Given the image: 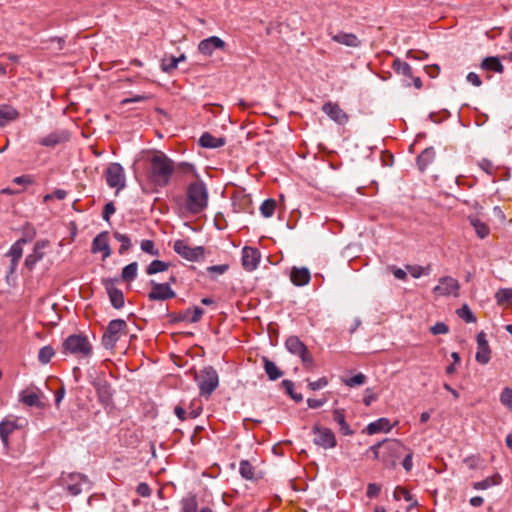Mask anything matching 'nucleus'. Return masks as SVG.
<instances>
[{
  "label": "nucleus",
  "instance_id": "393cba45",
  "mask_svg": "<svg viewBox=\"0 0 512 512\" xmlns=\"http://www.w3.org/2000/svg\"><path fill=\"white\" fill-rule=\"evenodd\" d=\"M19 118V112L16 108L8 104L0 105V127H5Z\"/></svg>",
  "mask_w": 512,
  "mask_h": 512
},
{
  "label": "nucleus",
  "instance_id": "423d86ee",
  "mask_svg": "<svg viewBox=\"0 0 512 512\" xmlns=\"http://www.w3.org/2000/svg\"><path fill=\"white\" fill-rule=\"evenodd\" d=\"M200 395L209 397L218 387L219 377L212 366L203 368L195 377Z\"/></svg>",
  "mask_w": 512,
  "mask_h": 512
},
{
  "label": "nucleus",
  "instance_id": "bf43d9fd",
  "mask_svg": "<svg viewBox=\"0 0 512 512\" xmlns=\"http://www.w3.org/2000/svg\"><path fill=\"white\" fill-rule=\"evenodd\" d=\"M380 491H381L380 485H378L376 483H370L367 486L366 495L368 498H371V499L376 498V497H378Z\"/></svg>",
  "mask_w": 512,
  "mask_h": 512
},
{
  "label": "nucleus",
  "instance_id": "a878e982",
  "mask_svg": "<svg viewBox=\"0 0 512 512\" xmlns=\"http://www.w3.org/2000/svg\"><path fill=\"white\" fill-rule=\"evenodd\" d=\"M18 428L15 420L5 419L0 422V439L5 447L9 446V436Z\"/></svg>",
  "mask_w": 512,
  "mask_h": 512
},
{
  "label": "nucleus",
  "instance_id": "39448f33",
  "mask_svg": "<svg viewBox=\"0 0 512 512\" xmlns=\"http://www.w3.org/2000/svg\"><path fill=\"white\" fill-rule=\"evenodd\" d=\"M286 349L293 355L298 356L307 370H312L315 362L312 354L309 352L307 346L297 337L290 336L285 341Z\"/></svg>",
  "mask_w": 512,
  "mask_h": 512
},
{
  "label": "nucleus",
  "instance_id": "6e6d98bb",
  "mask_svg": "<svg viewBox=\"0 0 512 512\" xmlns=\"http://www.w3.org/2000/svg\"><path fill=\"white\" fill-rule=\"evenodd\" d=\"M478 165L488 175L495 174L496 168H495L494 164L492 163V161H490L488 159H482L481 161H479Z\"/></svg>",
  "mask_w": 512,
  "mask_h": 512
},
{
  "label": "nucleus",
  "instance_id": "0e129e2a",
  "mask_svg": "<svg viewBox=\"0 0 512 512\" xmlns=\"http://www.w3.org/2000/svg\"><path fill=\"white\" fill-rule=\"evenodd\" d=\"M384 449V441L377 443L369 448V451L373 453L374 459L381 460L382 451Z\"/></svg>",
  "mask_w": 512,
  "mask_h": 512
},
{
  "label": "nucleus",
  "instance_id": "9d476101",
  "mask_svg": "<svg viewBox=\"0 0 512 512\" xmlns=\"http://www.w3.org/2000/svg\"><path fill=\"white\" fill-rule=\"evenodd\" d=\"M106 183L117 191L122 190L126 185V177L123 167L119 163H111L105 171Z\"/></svg>",
  "mask_w": 512,
  "mask_h": 512
},
{
  "label": "nucleus",
  "instance_id": "0eeeda50",
  "mask_svg": "<svg viewBox=\"0 0 512 512\" xmlns=\"http://www.w3.org/2000/svg\"><path fill=\"white\" fill-rule=\"evenodd\" d=\"M408 448L399 440H384V449L382 451L381 461L388 468H394L397 460L406 452Z\"/></svg>",
  "mask_w": 512,
  "mask_h": 512
},
{
  "label": "nucleus",
  "instance_id": "de8ad7c7",
  "mask_svg": "<svg viewBox=\"0 0 512 512\" xmlns=\"http://www.w3.org/2000/svg\"><path fill=\"white\" fill-rule=\"evenodd\" d=\"M114 237L120 243L119 252L121 254L126 252L130 248L131 241L127 235L116 232L114 233Z\"/></svg>",
  "mask_w": 512,
  "mask_h": 512
},
{
  "label": "nucleus",
  "instance_id": "5fc2aeb1",
  "mask_svg": "<svg viewBox=\"0 0 512 512\" xmlns=\"http://www.w3.org/2000/svg\"><path fill=\"white\" fill-rule=\"evenodd\" d=\"M12 183H14L16 185L23 186L25 188L29 185L34 184V178H33V176L28 175V174L22 175V176L13 178Z\"/></svg>",
  "mask_w": 512,
  "mask_h": 512
},
{
  "label": "nucleus",
  "instance_id": "680f3d73",
  "mask_svg": "<svg viewBox=\"0 0 512 512\" xmlns=\"http://www.w3.org/2000/svg\"><path fill=\"white\" fill-rule=\"evenodd\" d=\"M406 455L402 461V466L406 471H410L413 467V452L408 448Z\"/></svg>",
  "mask_w": 512,
  "mask_h": 512
},
{
  "label": "nucleus",
  "instance_id": "f257e3e1",
  "mask_svg": "<svg viewBox=\"0 0 512 512\" xmlns=\"http://www.w3.org/2000/svg\"><path fill=\"white\" fill-rule=\"evenodd\" d=\"M174 170V162L161 151L155 152L149 158L148 177L156 186H167Z\"/></svg>",
  "mask_w": 512,
  "mask_h": 512
},
{
  "label": "nucleus",
  "instance_id": "1a4fd4ad",
  "mask_svg": "<svg viewBox=\"0 0 512 512\" xmlns=\"http://www.w3.org/2000/svg\"><path fill=\"white\" fill-rule=\"evenodd\" d=\"M176 277L171 276L166 283H157L154 280L150 281L151 291L148 294L150 301H164L176 296V293L171 289V283H175Z\"/></svg>",
  "mask_w": 512,
  "mask_h": 512
},
{
  "label": "nucleus",
  "instance_id": "4c0bfd02",
  "mask_svg": "<svg viewBox=\"0 0 512 512\" xmlns=\"http://www.w3.org/2000/svg\"><path fill=\"white\" fill-rule=\"evenodd\" d=\"M392 68L396 73L412 78L411 66L408 63L401 61L399 58L393 61Z\"/></svg>",
  "mask_w": 512,
  "mask_h": 512
},
{
  "label": "nucleus",
  "instance_id": "7ed1b4c3",
  "mask_svg": "<svg viewBox=\"0 0 512 512\" xmlns=\"http://www.w3.org/2000/svg\"><path fill=\"white\" fill-rule=\"evenodd\" d=\"M64 353H70L77 357H88L92 353V345L86 335L73 334L63 342Z\"/></svg>",
  "mask_w": 512,
  "mask_h": 512
},
{
  "label": "nucleus",
  "instance_id": "ddd939ff",
  "mask_svg": "<svg viewBox=\"0 0 512 512\" xmlns=\"http://www.w3.org/2000/svg\"><path fill=\"white\" fill-rule=\"evenodd\" d=\"M62 482L73 496L80 494L84 486L89 487L90 485L87 477L80 473H71L67 477H63Z\"/></svg>",
  "mask_w": 512,
  "mask_h": 512
},
{
  "label": "nucleus",
  "instance_id": "20e7f679",
  "mask_svg": "<svg viewBox=\"0 0 512 512\" xmlns=\"http://www.w3.org/2000/svg\"><path fill=\"white\" fill-rule=\"evenodd\" d=\"M128 333L127 323L123 319L111 320L102 336V344L106 349H113L116 343Z\"/></svg>",
  "mask_w": 512,
  "mask_h": 512
},
{
  "label": "nucleus",
  "instance_id": "b1692460",
  "mask_svg": "<svg viewBox=\"0 0 512 512\" xmlns=\"http://www.w3.org/2000/svg\"><path fill=\"white\" fill-rule=\"evenodd\" d=\"M310 271L305 267H293L290 272V280L295 286H304L310 282Z\"/></svg>",
  "mask_w": 512,
  "mask_h": 512
},
{
  "label": "nucleus",
  "instance_id": "2eb2a0df",
  "mask_svg": "<svg viewBox=\"0 0 512 512\" xmlns=\"http://www.w3.org/2000/svg\"><path fill=\"white\" fill-rule=\"evenodd\" d=\"M261 260V253L255 247L245 246L242 249V266L244 270L251 272L258 268Z\"/></svg>",
  "mask_w": 512,
  "mask_h": 512
},
{
  "label": "nucleus",
  "instance_id": "5701e85b",
  "mask_svg": "<svg viewBox=\"0 0 512 512\" xmlns=\"http://www.w3.org/2000/svg\"><path fill=\"white\" fill-rule=\"evenodd\" d=\"M105 287L112 306L116 309L122 308L124 306L123 292L114 286L112 280H106Z\"/></svg>",
  "mask_w": 512,
  "mask_h": 512
},
{
  "label": "nucleus",
  "instance_id": "412c9836",
  "mask_svg": "<svg viewBox=\"0 0 512 512\" xmlns=\"http://www.w3.org/2000/svg\"><path fill=\"white\" fill-rule=\"evenodd\" d=\"M40 390L35 389H25L19 394V401L29 407H44V404L40 400Z\"/></svg>",
  "mask_w": 512,
  "mask_h": 512
},
{
  "label": "nucleus",
  "instance_id": "052dcab7",
  "mask_svg": "<svg viewBox=\"0 0 512 512\" xmlns=\"http://www.w3.org/2000/svg\"><path fill=\"white\" fill-rule=\"evenodd\" d=\"M430 330H431V333L434 335L446 334L449 331L448 326L443 322L436 323L435 325H433L431 327Z\"/></svg>",
  "mask_w": 512,
  "mask_h": 512
},
{
  "label": "nucleus",
  "instance_id": "2f4dec72",
  "mask_svg": "<svg viewBox=\"0 0 512 512\" xmlns=\"http://www.w3.org/2000/svg\"><path fill=\"white\" fill-rule=\"evenodd\" d=\"M27 242L25 238L17 240L9 250V256L11 257V269L14 270L17 266L18 261L23 255V245Z\"/></svg>",
  "mask_w": 512,
  "mask_h": 512
},
{
  "label": "nucleus",
  "instance_id": "7c9ffc66",
  "mask_svg": "<svg viewBox=\"0 0 512 512\" xmlns=\"http://www.w3.org/2000/svg\"><path fill=\"white\" fill-rule=\"evenodd\" d=\"M468 221L474 228L478 238L484 239L490 234L489 226L485 222L481 221L477 216H468Z\"/></svg>",
  "mask_w": 512,
  "mask_h": 512
},
{
  "label": "nucleus",
  "instance_id": "e433bc0d",
  "mask_svg": "<svg viewBox=\"0 0 512 512\" xmlns=\"http://www.w3.org/2000/svg\"><path fill=\"white\" fill-rule=\"evenodd\" d=\"M501 480V476L499 474H495L493 476L487 477L482 481L473 483V488L475 490H485L492 486L499 485L501 483Z\"/></svg>",
  "mask_w": 512,
  "mask_h": 512
},
{
  "label": "nucleus",
  "instance_id": "f03ea898",
  "mask_svg": "<svg viewBox=\"0 0 512 512\" xmlns=\"http://www.w3.org/2000/svg\"><path fill=\"white\" fill-rule=\"evenodd\" d=\"M185 196V208L193 215L200 214L208 206L209 193L202 180L191 182L186 188Z\"/></svg>",
  "mask_w": 512,
  "mask_h": 512
},
{
  "label": "nucleus",
  "instance_id": "8fccbe9b",
  "mask_svg": "<svg viewBox=\"0 0 512 512\" xmlns=\"http://www.w3.org/2000/svg\"><path fill=\"white\" fill-rule=\"evenodd\" d=\"M500 402L508 409L512 410V389L506 387L500 394Z\"/></svg>",
  "mask_w": 512,
  "mask_h": 512
},
{
  "label": "nucleus",
  "instance_id": "6e6552de",
  "mask_svg": "<svg viewBox=\"0 0 512 512\" xmlns=\"http://www.w3.org/2000/svg\"><path fill=\"white\" fill-rule=\"evenodd\" d=\"M312 433L314 435L313 442L315 445L325 450L333 449L337 446L336 436L330 428L323 427L316 423L312 427Z\"/></svg>",
  "mask_w": 512,
  "mask_h": 512
},
{
  "label": "nucleus",
  "instance_id": "338daca9",
  "mask_svg": "<svg viewBox=\"0 0 512 512\" xmlns=\"http://www.w3.org/2000/svg\"><path fill=\"white\" fill-rule=\"evenodd\" d=\"M115 212V206L112 202L107 203L104 206V210L102 213L103 219L105 221H109L110 216Z\"/></svg>",
  "mask_w": 512,
  "mask_h": 512
},
{
  "label": "nucleus",
  "instance_id": "58836bf2",
  "mask_svg": "<svg viewBox=\"0 0 512 512\" xmlns=\"http://www.w3.org/2000/svg\"><path fill=\"white\" fill-rule=\"evenodd\" d=\"M181 512H197L198 502L195 495H189L181 500Z\"/></svg>",
  "mask_w": 512,
  "mask_h": 512
},
{
  "label": "nucleus",
  "instance_id": "bb28decb",
  "mask_svg": "<svg viewBox=\"0 0 512 512\" xmlns=\"http://www.w3.org/2000/svg\"><path fill=\"white\" fill-rule=\"evenodd\" d=\"M436 157V152L433 147L424 149L421 154L417 157V167L421 172H424L427 167L433 163Z\"/></svg>",
  "mask_w": 512,
  "mask_h": 512
},
{
  "label": "nucleus",
  "instance_id": "e2e57ef3",
  "mask_svg": "<svg viewBox=\"0 0 512 512\" xmlns=\"http://www.w3.org/2000/svg\"><path fill=\"white\" fill-rule=\"evenodd\" d=\"M333 420L339 425V427H341L342 425L347 423L346 419H345L344 410H342V409H335L333 411Z\"/></svg>",
  "mask_w": 512,
  "mask_h": 512
},
{
  "label": "nucleus",
  "instance_id": "6ab92c4d",
  "mask_svg": "<svg viewBox=\"0 0 512 512\" xmlns=\"http://www.w3.org/2000/svg\"><path fill=\"white\" fill-rule=\"evenodd\" d=\"M490 354L491 350L486 339V334L484 332H480L477 335L476 361L480 364H487L490 361Z\"/></svg>",
  "mask_w": 512,
  "mask_h": 512
},
{
  "label": "nucleus",
  "instance_id": "4be33fe9",
  "mask_svg": "<svg viewBox=\"0 0 512 512\" xmlns=\"http://www.w3.org/2000/svg\"><path fill=\"white\" fill-rule=\"evenodd\" d=\"M91 250L93 253L102 252L103 260L111 255L107 232H102L93 239Z\"/></svg>",
  "mask_w": 512,
  "mask_h": 512
},
{
  "label": "nucleus",
  "instance_id": "ea45409f",
  "mask_svg": "<svg viewBox=\"0 0 512 512\" xmlns=\"http://www.w3.org/2000/svg\"><path fill=\"white\" fill-rule=\"evenodd\" d=\"M239 473L243 478L252 480L255 477V468L249 461L242 460L239 465Z\"/></svg>",
  "mask_w": 512,
  "mask_h": 512
},
{
  "label": "nucleus",
  "instance_id": "49530a36",
  "mask_svg": "<svg viewBox=\"0 0 512 512\" xmlns=\"http://www.w3.org/2000/svg\"><path fill=\"white\" fill-rule=\"evenodd\" d=\"M495 298L499 305L512 301V289H501L495 294Z\"/></svg>",
  "mask_w": 512,
  "mask_h": 512
},
{
  "label": "nucleus",
  "instance_id": "aec40b11",
  "mask_svg": "<svg viewBox=\"0 0 512 512\" xmlns=\"http://www.w3.org/2000/svg\"><path fill=\"white\" fill-rule=\"evenodd\" d=\"M49 246L48 240H39L35 243L33 252L29 254L25 259V266L32 270L37 262L43 259L44 249Z\"/></svg>",
  "mask_w": 512,
  "mask_h": 512
},
{
  "label": "nucleus",
  "instance_id": "4468645a",
  "mask_svg": "<svg viewBox=\"0 0 512 512\" xmlns=\"http://www.w3.org/2000/svg\"><path fill=\"white\" fill-rule=\"evenodd\" d=\"M322 111L339 125H345L349 121V115L336 102L328 101L324 103Z\"/></svg>",
  "mask_w": 512,
  "mask_h": 512
},
{
  "label": "nucleus",
  "instance_id": "13d9d810",
  "mask_svg": "<svg viewBox=\"0 0 512 512\" xmlns=\"http://www.w3.org/2000/svg\"><path fill=\"white\" fill-rule=\"evenodd\" d=\"M328 385V380L326 377H321L316 381H312L308 383V387L312 391L320 390Z\"/></svg>",
  "mask_w": 512,
  "mask_h": 512
},
{
  "label": "nucleus",
  "instance_id": "c03bdc74",
  "mask_svg": "<svg viewBox=\"0 0 512 512\" xmlns=\"http://www.w3.org/2000/svg\"><path fill=\"white\" fill-rule=\"evenodd\" d=\"M138 265L136 262L126 265L122 270V278L125 281H132L137 276Z\"/></svg>",
  "mask_w": 512,
  "mask_h": 512
},
{
  "label": "nucleus",
  "instance_id": "72a5a7b5",
  "mask_svg": "<svg viewBox=\"0 0 512 512\" xmlns=\"http://www.w3.org/2000/svg\"><path fill=\"white\" fill-rule=\"evenodd\" d=\"M393 497L395 500L399 501L400 499H404L409 503L407 509H411L418 505L417 500L413 497V495L404 487L397 486L393 492Z\"/></svg>",
  "mask_w": 512,
  "mask_h": 512
},
{
  "label": "nucleus",
  "instance_id": "cd10ccee",
  "mask_svg": "<svg viewBox=\"0 0 512 512\" xmlns=\"http://www.w3.org/2000/svg\"><path fill=\"white\" fill-rule=\"evenodd\" d=\"M332 40L347 47H358L361 44V41L355 34L346 32H339L332 35Z\"/></svg>",
  "mask_w": 512,
  "mask_h": 512
},
{
  "label": "nucleus",
  "instance_id": "09e8293b",
  "mask_svg": "<svg viewBox=\"0 0 512 512\" xmlns=\"http://www.w3.org/2000/svg\"><path fill=\"white\" fill-rule=\"evenodd\" d=\"M175 170L182 174H196V170L193 164L189 162H179L174 164Z\"/></svg>",
  "mask_w": 512,
  "mask_h": 512
},
{
  "label": "nucleus",
  "instance_id": "a18cd8bd",
  "mask_svg": "<svg viewBox=\"0 0 512 512\" xmlns=\"http://www.w3.org/2000/svg\"><path fill=\"white\" fill-rule=\"evenodd\" d=\"M54 354H55V351L52 348V346H49V345L44 346L39 351L38 360L42 364H47L50 362V360L54 356Z\"/></svg>",
  "mask_w": 512,
  "mask_h": 512
},
{
  "label": "nucleus",
  "instance_id": "c9c22d12",
  "mask_svg": "<svg viewBox=\"0 0 512 512\" xmlns=\"http://www.w3.org/2000/svg\"><path fill=\"white\" fill-rule=\"evenodd\" d=\"M264 370L268 378L272 381L279 379L283 372L276 366V364L268 358H263Z\"/></svg>",
  "mask_w": 512,
  "mask_h": 512
},
{
  "label": "nucleus",
  "instance_id": "3c124183",
  "mask_svg": "<svg viewBox=\"0 0 512 512\" xmlns=\"http://www.w3.org/2000/svg\"><path fill=\"white\" fill-rule=\"evenodd\" d=\"M141 249L143 252L149 255L159 256V250L155 248L154 242L152 240H143L141 242Z\"/></svg>",
  "mask_w": 512,
  "mask_h": 512
},
{
  "label": "nucleus",
  "instance_id": "dca6fc26",
  "mask_svg": "<svg viewBox=\"0 0 512 512\" xmlns=\"http://www.w3.org/2000/svg\"><path fill=\"white\" fill-rule=\"evenodd\" d=\"M92 384L96 390L98 401L103 406H109L113 398L111 385L103 378L95 379Z\"/></svg>",
  "mask_w": 512,
  "mask_h": 512
},
{
  "label": "nucleus",
  "instance_id": "37998d69",
  "mask_svg": "<svg viewBox=\"0 0 512 512\" xmlns=\"http://www.w3.org/2000/svg\"><path fill=\"white\" fill-rule=\"evenodd\" d=\"M282 387L284 388L285 392L295 401V402H301L303 400V396L300 393H296L294 391V383L291 380H283L282 381Z\"/></svg>",
  "mask_w": 512,
  "mask_h": 512
},
{
  "label": "nucleus",
  "instance_id": "79ce46f5",
  "mask_svg": "<svg viewBox=\"0 0 512 512\" xmlns=\"http://www.w3.org/2000/svg\"><path fill=\"white\" fill-rule=\"evenodd\" d=\"M168 267H169V264L162 260H153L146 268V273L148 275H153L156 273L166 271L168 269Z\"/></svg>",
  "mask_w": 512,
  "mask_h": 512
},
{
  "label": "nucleus",
  "instance_id": "f8f14e48",
  "mask_svg": "<svg viewBox=\"0 0 512 512\" xmlns=\"http://www.w3.org/2000/svg\"><path fill=\"white\" fill-rule=\"evenodd\" d=\"M460 284L457 279L451 276H444L439 279L438 285L433 288L436 296H453L458 297Z\"/></svg>",
  "mask_w": 512,
  "mask_h": 512
},
{
  "label": "nucleus",
  "instance_id": "f3484780",
  "mask_svg": "<svg viewBox=\"0 0 512 512\" xmlns=\"http://www.w3.org/2000/svg\"><path fill=\"white\" fill-rule=\"evenodd\" d=\"M70 139V134L66 130L53 131L45 137L39 139L38 143L45 147H55L63 144Z\"/></svg>",
  "mask_w": 512,
  "mask_h": 512
},
{
  "label": "nucleus",
  "instance_id": "c756f323",
  "mask_svg": "<svg viewBox=\"0 0 512 512\" xmlns=\"http://www.w3.org/2000/svg\"><path fill=\"white\" fill-rule=\"evenodd\" d=\"M204 314V310L200 307L188 308L178 314L177 319L190 323H197Z\"/></svg>",
  "mask_w": 512,
  "mask_h": 512
},
{
  "label": "nucleus",
  "instance_id": "f704fd0d",
  "mask_svg": "<svg viewBox=\"0 0 512 512\" xmlns=\"http://www.w3.org/2000/svg\"><path fill=\"white\" fill-rule=\"evenodd\" d=\"M481 68L487 71L502 73L504 66L498 57H487L481 63Z\"/></svg>",
  "mask_w": 512,
  "mask_h": 512
},
{
  "label": "nucleus",
  "instance_id": "774afa93",
  "mask_svg": "<svg viewBox=\"0 0 512 512\" xmlns=\"http://www.w3.org/2000/svg\"><path fill=\"white\" fill-rule=\"evenodd\" d=\"M466 79L469 83H471L475 87H479L482 84V81H481L479 75L474 72L468 73Z\"/></svg>",
  "mask_w": 512,
  "mask_h": 512
},
{
  "label": "nucleus",
  "instance_id": "603ef678",
  "mask_svg": "<svg viewBox=\"0 0 512 512\" xmlns=\"http://www.w3.org/2000/svg\"><path fill=\"white\" fill-rule=\"evenodd\" d=\"M365 381H366V376L362 373H358L349 379H345L344 383H345V385H347L349 387H355V386L363 385L365 383Z\"/></svg>",
  "mask_w": 512,
  "mask_h": 512
},
{
  "label": "nucleus",
  "instance_id": "4d7b16f0",
  "mask_svg": "<svg viewBox=\"0 0 512 512\" xmlns=\"http://www.w3.org/2000/svg\"><path fill=\"white\" fill-rule=\"evenodd\" d=\"M458 315L464 319L467 323L475 322L476 318L472 311L467 307L464 306L460 310H458Z\"/></svg>",
  "mask_w": 512,
  "mask_h": 512
},
{
  "label": "nucleus",
  "instance_id": "a19ab883",
  "mask_svg": "<svg viewBox=\"0 0 512 512\" xmlns=\"http://www.w3.org/2000/svg\"><path fill=\"white\" fill-rule=\"evenodd\" d=\"M277 203L274 199H266L260 206V213L265 218L273 216Z\"/></svg>",
  "mask_w": 512,
  "mask_h": 512
},
{
  "label": "nucleus",
  "instance_id": "473e14b6",
  "mask_svg": "<svg viewBox=\"0 0 512 512\" xmlns=\"http://www.w3.org/2000/svg\"><path fill=\"white\" fill-rule=\"evenodd\" d=\"M199 144L204 148H219L224 146L225 140L223 138H216L208 132L201 135Z\"/></svg>",
  "mask_w": 512,
  "mask_h": 512
},
{
  "label": "nucleus",
  "instance_id": "c85d7f7f",
  "mask_svg": "<svg viewBox=\"0 0 512 512\" xmlns=\"http://www.w3.org/2000/svg\"><path fill=\"white\" fill-rule=\"evenodd\" d=\"M392 425L387 418H379L378 420L371 422L367 425L366 431L369 435H373L380 432L388 433L392 429Z\"/></svg>",
  "mask_w": 512,
  "mask_h": 512
},
{
  "label": "nucleus",
  "instance_id": "a211bd4d",
  "mask_svg": "<svg viewBox=\"0 0 512 512\" xmlns=\"http://www.w3.org/2000/svg\"><path fill=\"white\" fill-rule=\"evenodd\" d=\"M226 44L225 42L217 37V36H211L209 38H206L202 41H200L198 45V50L200 53H202L205 56H211L216 49L223 50L225 48Z\"/></svg>",
  "mask_w": 512,
  "mask_h": 512
},
{
  "label": "nucleus",
  "instance_id": "9b49d317",
  "mask_svg": "<svg viewBox=\"0 0 512 512\" xmlns=\"http://www.w3.org/2000/svg\"><path fill=\"white\" fill-rule=\"evenodd\" d=\"M174 251L188 261H198L204 256L202 246L191 247L186 240H176L173 244Z\"/></svg>",
  "mask_w": 512,
  "mask_h": 512
},
{
  "label": "nucleus",
  "instance_id": "69168bd1",
  "mask_svg": "<svg viewBox=\"0 0 512 512\" xmlns=\"http://www.w3.org/2000/svg\"><path fill=\"white\" fill-rule=\"evenodd\" d=\"M136 491L142 497H149L151 495V488L145 482L139 483L136 488Z\"/></svg>",
  "mask_w": 512,
  "mask_h": 512
},
{
  "label": "nucleus",
  "instance_id": "864d4df0",
  "mask_svg": "<svg viewBox=\"0 0 512 512\" xmlns=\"http://www.w3.org/2000/svg\"><path fill=\"white\" fill-rule=\"evenodd\" d=\"M179 63V59H176V57L172 56L168 60H163L161 63V68L164 72H171L172 70L176 69Z\"/></svg>",
  "mask_w": 512,
  "mask_h": 512
}]
</instances>
